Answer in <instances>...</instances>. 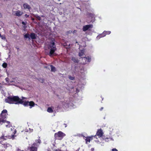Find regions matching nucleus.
<instances>
[{"label":"nucleus","mask_w":151,"mask_h":151,"mask_svg":"<svg viewBox=\"0 0 151 151\" xmlns=\"http://www.w3.org/2000/svg\"><path fill=\"white\" fill-rule=\"evenodd\" d=\"M26 99L23 97H22V99H21L18 96H10L6 98L5 101L6 102L10 104H22L24 106H29L30 108H31L36 105L32 101H26L24 100Z\"/></svg>","instance_id":"nucleus-1"},{"label":"nucleus","mask_w":151,"mask_h":151,"mask_svg":"<svg viewBox=\"0 0 151 151\" xmlns=\"http://www.w3.org/2000/svg\"><path fill=\"white\" fill-rule=\"evenodd\" d=\"M47 47L49 51L48 55L50 56L53 55L55 52L56 50L54 40H52L51 42L49 43Z\"/></svg>","instance_id":"nucleus-2"},{"label":"nucleus","mask_w":151,"mask_h":151,"mask_svg":"<svg viewBox=\"0 0 151 151\" xmlns=\"http://www.w3.org/2000/svg\"><path fill=\"white\" fill-rule=\"evenodd\" d=\"M7 114L6 110L4 109L2 111L0 117V124H1V123H4L5 122V120L4 119L6 118Z\"/></svg>","instance_id":"nucleus-3"},{"label":"nucleus","mask_w":151,"mask_h":151,"mask_svg":"<svg viewBox=\"0 0 151 151\" xmlns=\"http://www.w3.org/2000/svg\"><path fill=\"white\" fill-rule=\"evenodd\" d=\"M11 130L12 131H13V133H14V134H12L11 136H4V135H3L1 137V138L4 140H6L10 138H12L13 139L14 137L16 136L14 135V134H15L16 133V129H14V128H13V129L12 128H11Z\"/></svg>","instance_id":"nucleus-4"},{"label":"nucleus","mask_w":151,"mask_h":151,"mask_svg":"<svg viewBox=\"0 0 151 151\" xmlns=\"http://www.w3.org/2000/svg\"><path fill=\"white\" fill-rule=\"evenodd\" d=\"M65 134L59 131L55 134V138L57 139L61 140L65 136Z\"/></svg>","instance_id":"nucleus-5"},{"label":"nucleus","mask_w":151,"mask_h":151,"mask_svg":"<svg viewBox=\"0 0 151 151\" xmlns=\"http://www.w3.org/2000/svg\"><path fill=\"white\" fill-rule=\"evenodd\" d=\"M90 61L91 58L89 57H84L82 58V63L83 64H86L87 63L90 62Z\"/></svg>","instance_id":"nucleus-6"},{"label":"nucleus","mask_w":151,"mask_h":151,"mask_svg":"<svg viewBox=\"0 0 151 151\" xmlns=\"http://www.w3.org/2000/svg\"><path fill=\"white\" fill-rule=\"evenodd\" d=\"M93 27V26L91 24L85 25L83 27V30L84 31H85L88 30H90Z\"/></svg>","instance_id":"nucleus-7"},{"label":"nucleus","mask_w":151,"mask_h":151,"mask_svg":"<svg viewBox=\"0 0 151 151\" xmlns=\"http://www.w3.org/2000/svg\"><path fill=\"white\" fill-rule=\"evenodd\" d=\"M23 14V13L22 12L20 11L19 10L14 11L12 13L13 14L18 17H20Z\"/></svg>","instance_id":"nucleus-8"},{"label":"nucleus","mask_w":151,"mask_h":151,"mask_svg":"<svg viewBox=\"0 0 151 151\" xmlns=\"http://www.w3.org/2000/svg\"><path fill=\"white\" fill-rule=\"evenodd\" d=\"M103 134V132L102 130H101V129H100L98 130L96 134V135L100 137L102 136Z\"/></svg>","instance_id":"nucleus-9"},{"label":"nucleus","mask_w":151,"mask_h":151,"mask_svg":"<svg viewBox=\"0 0 151 151\" xmlns=\"http://www.w3.org/2000/svg\"><path fill=\"white\" fill-rule=\"evenodd\" d=\"M93 136L89 137H85V139L86 143H88L90 142V141L92 139V137Z\"/></svg>","instance_id":"nucleus-10"},{"label":"nucleus","mask_w":151,"mask_h":151,"mask_svg":"<svg viewBox=\"0 0 151 151\" xmlns=\"http://www.w3.org/2000/svg\"><path fill=\"white\" fill-rule=\"evenodd\" d=\"M5 80L6 82H7L9 84H10L11 85L16 86L14 83V81H12L9 80V79L8 78H5Z\"/></svg>","instance_id":"nucleus-11"},{"label":"nucleus","mask_w":151,"mask_h":151,"mask_svg":"<svg viewBox=\"0 0 151 151\" xmlns=\"http://www.w3.org/2000/svg\"><path fill=\"white\" fill-rule=\"evenodd\" d=\"M23 6L24 9H29L30 8V6L27 4L25 3L23 4Z\"/></svg>","instance_id":"nucleus-12"},{"label":"nucleus","mask_w":151,"mask_h":151,"mask_svg":"<svg viewBox=\"0 0 151 151\" xmlns=\"http://www.w3.org/2000/svg\"><path fill=\"white\" fill-rule=\"evenodd\" d=\"M30 37L32 39H35L36 38V35L35 33H32L30 35Z\"/></svg>","instance_id":"nucleus-13"},{"label":"nucleus","mask_w":151,"mask_h":151,"mask_svg":"<svg viewBox=\"0 0 151 151\" xmlns=\"http://www.w3.org/2000/svg\"><path fill=\"white\" fill-rule=\"evenodd\" d=\"M53 108L51 107H48L47 109V111L49 113H52L53 112Z\"/></svg>","instance_id":"nucleus-14"},{"label":"nucleus","mask_w":151,"mask_h":151,"mask_svg":"<svg viewBox=\"0 0 151 151\" xmlns=\"http://www.w3.org/2000/svg\"><path fill=\"white\" fill-rule=\"evenodd\" d=\"M30 151H37V148L33 146L31 147L30 148Z\"/></svg>","instance_id":"nucleus-15"},{"label":"nucleus","mask_w":151,"mask_h":151,"mask_svg":"<svg viewBox=\"0 0 151 151\" xmlns=\"http://www.w3.org/2000/svg\"><path fill=\"white\" fill-rule=\"evenodd\" d=\"M6 122L7 124L6 125V127H9L11 126V124L10 123V122L8 121H6L5 120V122Z\"/></svg>","instance_id":"nucleus-16"},{"label":"nucleus","mask_w":151,"mask_h":151,"mask_svg":"<svg viewBox=\"0 0 151 151\" xmlns=\"http://www.w3.org/2000/svg\"><path fill=\"white\" fill-rule=\"evenodd\" d=\"M84 50H82L79 53V56L81 57L84 54Z\"/></svg>","instance_id":"nucleus-17"},{"label":"nucleus","mask_w":151,"mask_h":151,"mask_svg":"<svg viewBox=\"0 0 151 151\" xmlns=\"http://www.w3.org/2000/svg\"><path fill=\"white\" fill-rule=\"evenodd\" d=\"M111 32L110 31H104L103 32V34H104L103 36H105L107 34H109L111 33Z\"/></svg>","instance_id":"nucleus-18"},{"label":"nucleus","mask_w":151,"mask_h":151,"mask_svg":"<svg viewBox=\"0 0 151 151\" xmlns=\"http://www.w3.org/2000/svg\"><path fill=\"white\" fill-rule=\"evenodd\" d=\"M104 34H103V33L102 34H100L98 35L96 37L97 39H99L100 38L103 37L105 36H103Z\"/></svg>","instance_id":"nucleus-19"},{"label":"nucleus","mask_w":151,"mask_h":151,"mask_svg":"<svg viewBox=\"0 0 151 151\" xmlns=\"http://www.w3.org/2000/svg\"><path fill=\"white\" fill-rule=\"evenodd\" d=\"M50 67L51 68V71L52 72H55V68L52 65H50Z\"/></svg>","instance_id":"nucleus-20"},{"label":"nucleus","mask_w":151,"mask_h":151,"mask_svg":"<svg viewBox=\"0 0 151 151\" xmlns=\"http://www.w3.org/2000/svg\"><path fill=\"white\" fill-rule=\"evenodd\" d=\"M90 16L89 17V18H90V17H91V18H92V20L91 21V22H93L94 21V19L95 18V17H94V15L92 14H91L90 15Z\"/></svg>","instance_id":"nucleus-21"},{"label":"nucleus","mask_w":151,"mask_h":151,"mask_svg":"<svg viewBox=\"0 0 151 151\" xmlns=\"http://www.w3.org/2000/svg\"><path fill=\"white\" fill-rule=\"evenodd\" d=\"M24 37L26 38H28L29 39H30V35L29 34H26L24 36Z\"/></svg>","instance_id":"nucleus-22"},{"label":"nucleus","mask_w":151,"mask_h":151,"mask_svg":"<svg viewBox=\"0 0 151 151\" xmlns=\"http://www.w3.org/2000/svg\"><path fill=\"white\" fill-rule=\"evenodd\" d=\"M2 66L4 68H6L7 66V64L6 63H4L3 64Z\"/></svg>","instance_id":"nucleus-23"},{"label":"nucleus","mask_w":151,"mask_h":151,"mask_svg":"<svg viewBox=\"0 0 151 151\" xmlns=\"http://www.w3.org/2000/svg\"><path fill=\"white\" fill-rule=\"evenodd\" d=\"M72 60L74 62H77V60L75 58L73 57L72 58Z\"/></svg>","instance_id":"nucleus-24"},{"label":"nucleus","mask_w":151,"mask_h":151,"mask_svg":"<svg viewBox=\"0 0 151 151\" xmlns=\"http://www.w3.org/2000/svg\"><path fill=\"white\" fill-rule=\"evenodd\" d=\"M36 142L37 143L38 142L39 144H40L41 143V140L39 139L38 140L36 141Z\"/></svg>","instance_id":"nucleus-25"},{"label":"nucleus","mask_w":151,"mask_h":151,"mask_svg":"<svg viewBox=\"0 0 151 151\" xmlns=\"http://www.w3.org/2000/svg\"><path fill=\"white\" fill-rule=\"evenodd\" d=\"M62 104L63 105L62 106V107H63V108H64L65 107H66V106L68 105L67 104H64V103H63Z\"/></svg>","instance_id":"nucleus-26"},{"label":"nucleus","mask_w":151,"mask_h":151,"mask_svg":"<svg viewBox=\"0 0 151 151\" xmlns=\"http://www.w3.org/2000/svg\"><path fill=\"white\" fill-rule=\"evenodd\" d=\"M40 82L42 83L44 81V79L43 78L40 79V80H39Z\"/></svg>","instance_id":"nucleus-27"},{"label":"nucleus","mask_w":151,"mask_h":151,"mask_svg":"<svg viewBox=\"0 0 151 151\" xmlns=\"http://www.w3.org/2000/svg\"><path fill=\"white\" fill-rule=\"evenodd\" d=\"M69 78L71 80H73L74 79V78L73 77H71L70 76L69 77Z\"/></svg>","instance_id":"nucleus-28"},{"label":"nucleus","mask_w":151,"mask_h":151,"mask_svg":"<svg viewBox=\"0 0 151 151\" xmlns=\"http://www.w3.org/2000/svg\"><path fill=\"white\" fill-rule=\"evenodd\" d=\"M4 147H8L9 145V144H4Z\"/></svg>","instance_id":"nucleus-29"},{"label":"nucleus","mask_w":151,"mask_h":151,"mask_svg":"<svg viewBox=\"0 0 151 151\" xmlns=\"http://www.w3.org/2000/svg\"><path fill=\"white\" fill-rule=\"evenodd\" d=\"M112 151H118L117 150L116 148H114L112 149Z\"/></svg>","instance_id":"nucleus-30"},{"label":"nucleus","mask_w":151,"mask_h":151,"mask_svg":"<svg viewBox=\"0 0 151 151\" xmlns=\"http://www.w3.org/2000/svg\"><path fill=\"white\" fill-rule=\"evenodd\" d=\"M29 130L30 132H32L33 131V129H31L30 128H29Z\"/></svg>","instance_id":"nucleus-31"},{"label":"nucleus","mask_w":151,"mask_h":151,"mask_svg":"<svg viewBox=\"0 0 151 151\" xmlns=\"http://www.w3.org/2000/svg\"><path fill=\"white\" fill-rule=\"evenodd\" d=\"M24 16H25V17L27 18V17H29V15H27V14H25L24 15Z\"/></svg>","instance_id":"nucleus-32"},{"label":"nucleus","mask_w":151,"mask_h":151,"mask_svg":"<svg viewBox=\"0 0 151 151\" xmlns=\"http://www.w3.org/2000/svg\"><path fill=\"white\" fill-rule=\"evenodd\" d=\"M17 151H24L23 150H20L19 149H18L17 150Z\"/></svg>","instance_id":"nucleus-33"},{"label":"nucleus","mask_w":151,"mask_h":151,"mask_svg":"<svg viewBox=\"0 0 151 151\" xmlns=\"http://www.w3.org/2000/svg\"><path fill=\"white\" fill-rule=\"evenodd\" d=\"M22 23L23 25H25V22H22Z\"/></svg>","instance_id":"nucleus-34"},{"label":"nucleus","mask_w":151,"mask_h":151,"mask_svg":"<svg viewBox=\"0 0 151 151\" xmlns=\"http://www.w3.org/2000/svg\"><path fill=\"white\" fill-rule=\"evenodd\" d=\"M91 150L92 151H93L94 150V149L93 148H92Z\"/></svg>","instance_id":"nucleus-35"},{"label":"nucleus","mask_w":151,"mask_h":151,"mask_svg":"<svg viewBox=\"0 0 151 151\" xmlns=\"http://www.w3.org/2000/svg\"><path fill=\"white\" fill-rule=\"evenodd\" d=\"M1 13H0V18H1Z\"/></svg>","instance_id":"nucleus-36"},{"label":"nucleus","mask_w":151,"mask_h":151,"mask_svg":"<svg viewBox=\"0 0 151 151\" xmlns=\"http://www.w3.org/2000/svg\"><path fill=\"white\" fill-rule=\"evenodd\" d=\"M103 109V107H102L101 109H100V110H101Z\"/></svg>","instance_id":"nucleus-37"},{"label":"nucleus","mask_w":151,"mask_h":151,"mask_svg":"<svg viewBox=\"0 0 151 151\" xmlns=\"http://www.w3.org/2000/svg\"><path fill=\"white\" fill-rule=\"evenodd\" d=\"M58 108H61V107H59V106H58Z\"/></svg>","instance_id":"nucleus-38"},{"label":"nucleus","mask_w":151,"mask_h":151,"mask_svg":"<svg viewBox=\"0 0 151 151\" xmlns=\"http://www.w3.org/2000/svg\"><path fill=\"white\" fill-rule=\"evenodd\" d=\"M35 144H36V143L34 144L33 145L35 146Z\"/></svg>","instance_id":"nucleus-39"},{"label":"nucleus","mask_w":151,"mask_h":151,"mask_svg":"<svg viewBox=\"0 0 151 151\" xmlns=\"http://www.w3.org/2000/svg\"><path fill=\"white\" fill-rule=\"evenodd\" d=\"M65 127H66L67 126H66V124H65Z\"/></svg>","instance_id":"nucleus-40"},{"label":"nucleus","mask_w":151,"mask_h":151,"mask_svg":"<svg viewBox=\"0 0 151 151\" xmlns=\"http://www.w3.org/2000/svg\"><path fill=\"white\" fill-rule=\"evenodd\" d=\"M65 127H66L67 126H66V124H65Z\"/></svg>","instance_id":"nucleus-41"},{"label":"nucleus","mask_w":151,"mask_h":151,"mask_svg":"<svg viewBox=\"0 0 151 151\" xmlns=\"http://www.w3.org/2000/svg\"><path fill=\"white\" fill-rule=\"evenodd\" d=\"M65 127H66L67 126H66V124H65Z\"/></svg>","instance_id":"nucleus-42"},{"label":"nucleus","mask_w":151,"mask_h":151,"mask_svg":"<svg viewBox=\"0 0 151 151\" xmlns=\"http://www.w3.org/2000/svg\"><path fill=\"white\" fill-rule=\"evenodd\" d=\"M59 1H60V0H58Z\"/></svg>","instance_id":"nucleus-43"}]
</instances>
